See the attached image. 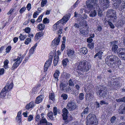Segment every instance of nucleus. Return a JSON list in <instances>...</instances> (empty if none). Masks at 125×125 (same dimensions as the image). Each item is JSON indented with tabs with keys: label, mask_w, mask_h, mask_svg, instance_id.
Wrapping results in <instances>:
<instances>
[{
	"label": "nucleus",
	"mask_w": 125,
	"mask_h": 125,
	"mask_svg": "<svg viewBox=\"0 0 125 125\" xmlns=\"http://www.w3.org/2000/svg\"><path fill=\"white\" fill-rule=\"evenodd\" d=\"M77 69L82 72H87L88 71L89 67L87 62L85 61H83L77 63Z\"/></svg>",
	"instance_id": "obj_1"
},
{
	"label": "nucleus",
	"mask_w": 125,
	"mask_h": 125,
	"mask_svg": "<svg viewBox=\"0 0 125 125\" xmlns=\"http://www.w3.org/2000/svg\"><path fill=\"white\" fill-rule=\"evenodd\" d=\"M106 16L110 18V21H112L113 22L116 21L117 17L115 10L112 9L108 10L106 12Z\"/></svg>",
	"instance_id": "obj_2"
},
{
	"label": "nucleus",
	"mask_w": 125,
	"mask_h": 125,
	"mask_svg": "<svg viewBox=\"0 0 125 125\" xmlns=\"http://www.w3.org/2000/svg\"><path fill=\"white\" fill-rule=\"evenodd\" d=\"M13 87V83L12 82L10 83V84L6 85L1 91L0 94L1 97H4L6 96L7 92L8 91L9 92V91L11 90Z\"/></svg>",
	"instance_id": "obj_3"
},
{
	"label": "nucleus",
	"mask_w": 125,
	"mask_h": 125,
	"mask_svg": "<svg viewBox=\"0 0 125 125\" xmlns=\"http://www.w3.org/2000/svg\"><path fill=\"white\" fill-rule=\"evenodd\" d=\"M99 89L100 90L97 93V95L100 97H104L107 92L106 87L103 85H101L99 87Z\"/></svg>",
	"instance_id": "obj_4"
},
{
	"label": "nucleus",
	"mask_w": 125,
	"mask_h": 125,
	"mask_svg": "<svg viewBox=\"0 0 125 125\" xmlns=\"http://www.w3.org/2000/svg\"><path fill=\"white\" fill-rule=\"evenodd\" d=\"M118 57L115 55H108L105 59V62L108 65H110L111 63L118 58Z\"/></svg>",
	"instance_id": "obj_5"
},
{
	"label": "nucleus",
	"mask_w": 125,
	"mask_h": 125,
	"mask_svg": "<svg viewBox=\"0 0 125 125\" xmlns=\"http://www.w3.org/2000/svg\"><path fill=\"white\" fill-rule=\"evenodd\" d=\"M70 14H67L64 15L61 19L58 21L55 24L58 25H59V24L60 23H61L62 24H64V23L65 24L70 19Z\"/></svg>",
	"instance_id": "obj_6"
},
{
	"label": "nucleus",
	"mask_w": 125,
	"mask_h": 125,
	"mask_svg": "<svg viewBox=\"0 0 125 125\" xmlns=\"http://www.w3.org/2000/svg\"><path fill=\"white\" fill-rule=\"evenodd\" d=\"M96 3V0H87L86 1V6L89 10L94 8Z\"/></svg>",
	"instance_id": "obj_7"
},
{
	"label": "nucleus",
	"mask_w": 125,
	"mask_h": 125,
	"mask_svg": "<svg viewBox=\"0 0 125 125\" xmlns=\"http://www.w3.org/2000/svg\"><path fill=\"white\" fill-rule=\"evenodd\" d=\"M117 54L120 58L125 60V49L120 48L118 49Z\"/></svg>",
	"instance_id": "obj_8"
},
{
	"label": "nucleus",
	"mask_w": 125,
	"mask_h": 125,
	"mask_svg": "<svg viewBox=\"0 0 125 125\" xmlns=\"http://www.w3.org/2000/svg\"><path fill=\"white\" fill-rule=\"evenodd\" d=\"M113 62L111 63L110 65H108L109 66L115 69H117L119 67V64H121V61L120 59L118 58L115 60Z\"/></svg>",
	"instance_id": "obj_9"
},
{
	"label": "nucleus",
	"mask_w": 125,
	"mask_h": 125,
	"mask_svg": "<svg viewBox=\"0 0 125 125\" xmlns=\"http://www.w3.org/2000/svg\"><path fill=\"white\" fill-rule=\"evenodd\" d=\"M61 38V36L59 35L58 37L57 38H55L53 40L51 43V47L53 48H55L59 44L60 41V39Z\"/></svg>",
	"instance_id": "obj_10"
},
{
	"label": "nucleus",
	"mask_w": 125,
	"mask_h": 125,
	"mask_svg": "<svg viewBox=\"0 0 125 125\" xmlns=\"http://www.w3.org/2000/svg\"><path fill=\"white\" fill-rule=\"evenodd\" d=\"M67 108L69 111H73L76 108V105L75 103L73 101L69 102L67 104Z\"/></svg>",
	"instance_id": "obj_11"
},
{
	"label": "nucleus",
	"mask_w": 125,
	"mask_h": 125,
	"mask_svg": "<svg viewBox=\"0 0 125 125\" xmlns=\"http://www.w3.org/2000/svg\"><path fill=\"white\" fill-rule=\"evenodd\" d=\"M52 59L53 57L50 56L49 57V59L45 63L44 67V72L46 71L49 67L51 66Z\"/></svg>",
	"instance_id": "obj_12"
},
{
	"label": "nucleus",
	"mask_w": 125,
	"mask_h": 125,
	"mask_svg": "<svg viewBox=\"0 0 125 125\" xmlns=\"http://www.w3.org/2000/svg\"><path fill=\"white\" fill-rule=\"evenodd\" d=\"M118 43L117 41H115L111 42V45H112V50L115 53H117V50L118 48Z\"/></svg>",
	"instance_id": "obj_13"
},
{
	"label": "nucleus",
	"mask_w": 125,
	"mask_h": 125,
	"mask_svg": "<svg viewBox=\"0 0 125 125\" xmlns=\"http://www.w3.org/2000/svg\"><path fill=\"white\" fill-rule=\"evenodd\" d=\"M89 31V29L88 28H87L86 30H84L83 29L81 28L80 30L79 31L81 35L83 37H86L88 35Z\"/></svg>",
	"instance_id": "obj_14"
},
{
	"label": "nucleus",
	"mask_w": 125,
	"mask_h": 125,
	"mask_svg": "<svg viewBox=\"0 0 125 125\" xmlns=\"http://www.w3.org/2000/svg\"><path fill=\"white\" fill-rule=\"evenodd\" d=\"M37 125H52L51 123L48 122L45 118L41 119L40 120L37 124Z\"/></svg>",
	"instance_id": "obj_15"
},
{
	"label": "nucleus",
	"mask_w": 125,
	"mask_h": 125,
	"mask_svg": "<svg viewBox=\"0 0 125 125\" xmlns=\"http://www.w3.org/2000/svg\"><path fill=\"white\" fill-rule=\"evenodd\" d=\"M67 54L68 56L71 58H73L75 56L74 51L71 49H69L67 51Z\"/></svg>",
	"instance_id": "obj_16"
},
{
	"label": "nucleus",
	"mask_w": 125,
	"mask_h": 125,
	"mask_svg": "<svg viewBox=\"0 0 125 125\" xmlns=\"http://www.w3.org/2000/svg\"><path fill=\"white\" fill-rule=\"evenodd\" d=\"M91 92H86L85 95V99L86 101L90 100L93 97V95Z\"/></svg>",
	"instance_id": "obj_17"
},
{
	"label": "nucleus",
	"mask_w": 125,
	"mask_h": 125,
	"mask_svg": "<svg viewBox=\"0 0 125 125\" xmlns=\"http://www.w3.org/2000/svg\"><path fill=\"white\" fill-rule=\"evenodd\" d=\"M92 85L90 84L85 88L84 90L86 92H91L93 93V91H92Z\"/></svg>",
	"instance_id": "obj_18"
},
{
	"label": "nucleus",
	"mask_w": 125,
	"mask_h": 125,
	"mask_svg": "<svg viewBox=\"0 0 125 125\" xmlns=\"http://www.w3.org/2000/svg\"><path fill=\"white\" fill-rule=\"evenodd\" d=\"M90 111V110L89 108L88 107H86L83 109V112L81 113V116L82 117H83V115H86L88 114Z\"/></svg>",
	"instance_id": "obj_19"
},
{
	"label": "nucleus",
	"mask_w": 125,
	"mask_h": 125,
	"mask_svg": "<svg viewBox=\"0 0 125 125\" xmlns=\"http://www.w3.org/2000/svg\"><path fill=\"white\" fill-rule=\"evenodd\" d=\"M18 61H16L13 64L12 67L11 68V70H13L14 69H16L19 65L20 63L22 61L18 62Z\"/></svg>",
	"instance_id": "obj_20"
},
{
	"label": "nucleus",
	"mask_w": 125,
	"mask_h": 125,
	"mask_svg": "<svg viewBox=\"0 0 125 125\" xmlns=\"http://www.w3.org/2000/svg\"><path fill=\"white\" fill-rule=\"evenodd\" d=\"M43 95H40L37 97L35 101V103L38 104L41 103L43 99Z\"/></svg>",
	"instance_id": "obj_21"
},
{
	"label": "nucleus",
	"mask_w": 125,
	"mask_h": 125,
	"mask_svg": "<svg viewBox=\"0 0 125 125\" xmlns=\"http://www.w3.org/2000/svg\"><path fill=\"white\" fill-rule=\"evenodd\" d=\"M60 74V72L58 70H56L53 74L54 77L55 79V80L57 82L58 81V78Z\"/></svg>",
	"instance_id": "obj_22"
},
{
	"label": "nucleus",
	"mask_w": 125,
	"mask_h": 125,
	"mask_svg": "<svg viewBox=\"0 0 125 125\" xmlns=\"http://www.w3.org/2000/svg\"><path fill=\"white\" fill-rule=\"evenodd\" d=\"M63 119L64 120V122L66 124H67L69 123L70 122L72 121L73 119V117L71 115L70 116H69L68 118V117L66 116V118H63Z\"/></svg>",
	"instance_id": "obj_23"
},
{
	"label": "nucleus",
	"mask_w": 125,
	"mask_h": 125,
	"mask_svg": "<svg viewBox=\"0 0 125 125\" xmlns=\"http://www.w3.org/2000/svg\"><path fill=\"white\" fill-rule=\"evenodd\" d=\"M63 114L62 116L63 118L64 119L66 118V116H67V114L68 113V112L67 109L64 108L62 110Z\"/></svg>",
	"instance_id": "obj_24"
},
{
	"label": "nucleus",
	"mask_w": 125,
	"mask_h": 125,
	"mask_svg": "<svg viewBox=\"0 0 125 125\" xmlns=\"http://www.w3.org/2000/svg\"><path fill=\"white\" fill-rule=\"evenodd\" d=\"M35 104L34 103V102L31 101L29 104H27L26 105V107L27 109H29L32 108L34 106Z\"/></svg>",
	"instance_id": "obj_25"
},
{
	"label": "nucleus",
	"mask_w": 125,
	"mask_h": 125,
	"mask_svg": "<svg viewBox=\"0 0 125 125\" xmlns=\"http://www.w3.org/2000/svg\"><path fill=\"white\" fill-rule=\"evenodd\" d=\"M103 53V52L101 51H99L97 53H96L94 55V58H95L97 56L98 57V58L99 59H101L102 57V55Z\"/></svg>",
	"instance_id": "obj_26"
},
{
	"label": "nucleus",
	"mask_w": 125,
	"mask_h": 125,
	"mask_svg": "<svg viewBox=\"0 0 125 125\" xmlns=\"http://www.w3.org/2000/svg\"><path fill=\"white\" fill-rule=\"evenodd\" d=\"M53 111L54 115H56L58 113L59 114L60 112V110L59 109H57V107L56 106L54 107Z\"/></svg>",
	"instance_id": "obj_27"
},
{
	"label": "nucleus",
	"mask_w": 125,
	"mask_h": 125,
	"mask_svg": "<svg viewBox=\"0 0 125 125\" xmlns=\"http://www.w3.org/2000/svg\"><path fill=\"white\" fill-rule=\"evenodd\" d=\"M66 86V85L64 82L61 81L60 82V88L61 90H64V88Z\"/></svg>",
	"instance_id": "obj_28"
},
{
	"label": "nucleus",
	"mask_w": 125,
	"mask_h": 125,
	"mask_svg": "<svg viewBox=\"0 0 125 125\" xmlns=\"http://www.w3.org/2000/svg\"><path fill=\"white\" fill-rule=\"evenodd\" d=\"M21 111H19L18 113L17 116L16 117V120L17 121L21 122Z\"/></svg>",
	"instance_id": "obj_29"
},
{
	"label": "nucleus",
	"mask_w": 125,
	"mask_h": 125,
	"mask_svg": "<svg viewBox=\"0 0 125 125\" xmlns=\"http://www.w3.org/2000/svg\"><path fill=\"white\" fill-rule=\"evenodd\" d=\"M125 23V21L123 20H119L118 22L117 25L118 27L122 26Z\"/></svg>",
	"instance_id": "obj_30"
},
{
	"label": "nucleus",
	"mask_w": 125,
	"mask_h": 125,
	"mask_svg": "<svg viewBox=\"0 0 125 125\" xmlns=\"http://www.w3.org/2000/svg\"><path fill=\"white\" fill-rule=\"evenodd\" d=\"M58 56L57 55H55L54 56L53 60L54 64V66H56L58 63Z\"/></svg>",
	"instance_id": "obj_31"
},
{
	"label": "nucleus",
	"mask_w": 125,
	"mask_h": 125,
	"mask_svg": "<svg viewBox=\"0 0 125 125\" xmlns=\"http://www.w3.org/2000/svg\"><path fill=\"white\" fill-rule=\"evenodd\" d=\"M49 100L50 99L52 100V101H54L55 100V96L54 93H50L49 95Z\"/></svg>",
	"instance_id": "obj_32"
},
{
	"label": "nucleus",
	"mask_w": 125,
	"mask_h": 125,
	"mask_svg": "<svg viewBox=\"0 0 125 125\" xmlns=\"http://www.w3.org/2000/svg\"><path fill=\"white\" fill-rule=\"evenodd\" d=\"M45 25L42 23H40L38 25L37 28L40 30H43L45 28Z\"/></svg>",
	"instance_id": "obj_33"
},
{
	"label": "nucleus",
	"mask_w": 125,
	"mask_h": 125,
	"mask_svg": "<svg viewBox=\"0 0 125 125\" xmlns=\"http://www.w3.org/2000/svg\"><path fill=\"white\" fill-rule=\"evenodd\" d=\"M97 12L96 10H94V11H92L89 14V16L91 17H95L96 15Z\"/></svg>",
	"instance_id": "obj_34"
},
{
	"label": "nucleus",
	"mask_w": 125,
	"mask_h": 125,
	"mask_svg": "<svg viewBox=\"0 0 125 125\" xmlns=\"http://www.w3.org/2000/svg\"><path fill=\"white\" fill-rule=\"evenodd\" d=\"M69 61L68 59L67 58L64 59L62 61V63L63 65L65 67L66 66L67 63Z\"/></svg>",
	"instance_id": "obj_35"
},
{
	"label": "nucleus",
	"mask_w": 125,
	"mask_h": 125,
	"mask_svg": "<svg viewBox=\"0 0 125 125\" xmlns=\"http://www.w3.org/2000/svg\"><path fill=\"white\" fill-rule=\"evenodd\" d=\"M27 37L26 35H23L22 34H20V36H19V38L21 41H22L24 40Z\"/></svg>",
	"instance_id": "obj_36"
},
{
	"label": "nucleus",
	"mask_w": 125,
	"mask_h": 125,
	"mask_svg": "<svg viewBox=\"0 0 125 125\" xmlns=\"http://www.w3.org/2000/svg\"><path fill=\"white\" fill-rule=\"evenodd\" d=\"M81 23L82 26L84 25L86 28H88L89 29V27L88 26H87V21H81Z\"/></svg>",
	"instance_id": "obj_37"
},
{
	"label": "nucleus",
	"mask_w": 125,
	"mask_h": 125,
	"mask_svg": "<svg viewBox=\"0 0 125 125\" xmlns=\"http://www.w3.org/2000/svg\"><path fill=\"white\" fill-rule=\"evenodd\" d=\"M82 53L84 54H86L88 52L87 49L85 47L81 49Z\"/></svg>",
	"instance_id": "obj_38"
},
{
	"label": "nucleus",
	"mask_w": 125,
	"mask_h": 125,
	"mask_svg": "<svg viewBox=\"0 0 125 125\" xmlns=\"http://www.w3.org/2000/svg\"><path fill=\"white\" fill-rule=\"evenodd\" d=\"M31 38H27L25 40L24 43L26 45H28L31 43Z\"/></svg>",
	"instance_id": "obj_39"
},
{
	"label": "nucleus",
	"mask_w": 125,
	"mask_h": 125,
	"mask_svg": "<svg viewBox=\"0 0 125 125\" xmlns=\"http://www.w3.org/2000/svg\"><path fill=\"white\" fill-rule=\"evenodd\" d=\"M48 116L51 120H53L54 118L53 117V113L52 112H50L48 114Z\"/></svg>",
	"instance_id": "obj_40"
},
{
	"label": "nucleus",
	"mask_w": 125,
	"mask_h": 125,
	"mask_svg": "<svg viewBox=\"0 0 125 125\" xmlns=\"http://www.w3.org/2000/svg\"><path fill=\"white\" fill-rule=\"evenodd\" d=\"M61 97L62 98L63 100H65L67 99L68 96L66 94H63L61 95Z\"/></svg>",
	"instance_id": "obj_41"
},
{
	"label": "nucleus",
	"mask_w": 125,
	"mask_h": 125,
	"mask_svg": "<svg viewBox=\"0 0 125 125\" xmlns=\"http://www.w3.org/2000/svg\"><path fill=\"white\" fill-rule=\"evenodd\" d=\"M84 95L83 93H80L79 95V98L80 100H82L84 98Z\"/></svg>",
	"instance_id": "obj_42"
},
{
	"label": "nucleus",
	"mask_w": 125,
	"mask_h": 125,
	"mask_svg": "<svg viewBox=\"0 0 125 125\" xmlns=\"http://www.w3.org/2000/svg\"><path fill=\"white\" fill-rule=\"evenodd\" d=\"M82 26V25L81 24V21L78 24L75 23L74 25V26L76 28H78L80 26L81 27Z\"/></svg>",
	"instance_id": "obj_43"
},
{
	"label": "nucleus",
	"mask_w": 125,
	"mask_h": 125,
	"mask_svg": "<svg viewBox=\"0 0 125 125\" xmlns=\"http://www.w3.org/2000/svg\"><path fill=\"white\" fill-rule=\"evenodd\" d=\"M47 2L46 0H42L41 2V6L42 7H43L46 4Z\"/></svg>",
	"instance_id": "obj_44"
},
{
	"label": "nucleus",
	"mask_w": 125,
	"mask_h": 125,
	"mask_svg": "<svg viewBox=\"0 0 125 125\" xmlns=\"http://www.w3.org/2000/svg\"><path fill=\"white\" fill-rule=\"evenodd\" d=\"M35 49H33V47H32L30 49V50L29 51V56H30L31 55L33 54L34 51Z\"/></svg>",
	"instance_id": "obj_45"
},
{
	"label": "nucleus",
	"mask_w": 125,
	"mask_h": 125,
	"mask_svg": "<svg viewBox=\"0 0 125 125\" xmlns=\"http://www.w3.org/2000/svg\"><path fill=\"white\" fill-rule=\"evenodd\" d=\"M94 43H91L88 44L87 46L91 50H92L94 48Z\"/></svg>",
	"instance_id": "obj_46"
},
{
	"label": "nucleus",
	"mask_w": 125,
	"mask_h": 125,
	"mask_svg": "<svg viewBox=\"0 0 125 125\" xmlns=\"http://www.w3.org/2000/svg\"><path fill=\"white\" fill-rule=\"evenodd\" d=\"M87 16L85 14H84L80 18L82 20V21H84V20L86 19Z\"/></svg>",
	"instance_id": "obj_47"
},
{
	"label": "nucleus",
	"mask_w": 125,
	"mask_h": 125,
	"mask_svg": "<svg viewBox=\"0 0 125 125\" xmlns=\"http://www.w3.org/2000/svg\"><path fill=\"white\" fill-rule=\"evenodd\" d=\"M62 27L60 26L58 29L59 30L58 32H57V33L59 34H61L62 32Z\"/></svg>",
	"instance_id": "obj_48"
},
{
	"label": "nucleus",
	"mask_w": 125,
	"mask_h": 125,
	"mask_svg": "<svg viewBox=\"0 0 125 125\" xmlns=\"http://www.w3.org/2000/svg\"><path fill=\"white\" fill-rule=\"evenodd\" d=\"M108 24L109 26L110 27V28L112 29H114L115 28V26L110 21H108Z\"/></svg>",
	"instance_id": "obj_49"
},
{
	"label": "nucleus",
	"mask_w": 125,
	"mask_h": 125,
	"mask_svg": "<svg viewBox=\"0 0 125 125\" xmlns=\"http://www.w3.org/2000/svg\"><path fill=\"white\" fill-rule=\"evenodd\" d=\"M60 26L59 25H56L55 24L53 26V30L55 31L56 30H58Z\"/></svg>",
	"instance_id": "obj_50"
},
{
	"label": "nucleus",
	"mask_w": 125,
	"mask_h": 125,
	"mask_svg": "<svg viewBox=\"0 0 125 125\" xmlns=\"http://www.w3.org/2000/svg\"><path fill=\"white\" fill-rule=\"evenodd\" d=\"M43 22L44 24H47L49 23V20L47 18H44L43 20Z\"/></svg>",
	"instance_id": "obj_51"
},
{
	"label": "nucleus",
	"mask_w": 125,
	"mask_h": 125,
	"mask_svg": "<svg viewBox=\"0 0 125 125\" xmlns=\"http://www.w3.org/2000/svg\"><path fill=\"white\" fill-rule=\"evenodd\" d=\"M24 31L26 33H29L31 31V29L29 27H26L25 28Z\"/></svg>",
	"instance_id": "obj_52"
},
{
	"label": "nucleus",
	"mask_w": 125,
	"mask_h": 125,
	"mask_svg": "<svg viewBox=\"0 0 125 125\" xmlns=\"http://www.w3.org/2000/svg\"><path fill=\"white\" fill-rule=\"evenodd\" d=\"M69 85L70 86H74V85L72 81V80L71 79H70L69 81Z\"/></svg>",
	"instance_id": "obj_53"
},
{
	"label": "nucleus",
	"mask_w": 125,
	"mask_h": 125,
	"mask_svg": "<svg viewBox=\"0 0 125 125\" xmlns=\"http://www.w3.org/2000/svg\"><path fill=\"white\" fill-rule=\"evenodd\" d=\"M26 9V7H23L21 8L19 12L21 13H22Z\"/></svg>",
	"instance_id": "obj_54"
},
{
	"label": "nucleus",
	"mask_w": 125,
	"mask_h": 125,
	"mask_svg": "<svg viewBox=\"0 0 125 125\" xmlns=\"http://www.w3.org/2000/svg\"><path fill=\"white\" fill-rule=\"evenodd\" d=\"M22 58L21 57H18L17 59H15L13 60L14 61H18V62L19 61H22Z\"/></svg>",
	"instance_id": "obj_55"
},
{
	"label": "nucleus",
	"mask_w": 125,
	"mask_h": 125,
	"mask_svg": "<svg viewBox=\"0 0 125 125\" xmlns=\"http://www.w3.org/2000/svg\"><path fill=\"white\" fill-rule=\"evenodd\" d=\"M116 119V117L114 116H113L111 119L110 121L112 123H113Z\"/></svg>",
	"instance_id": "obj_56"
},
{
	"label": "nucleus",
	"mask_w": 125,
	"mask_h": 125,
	"mask_svg": "<svg viewBox=\"0 0 125 125\" xmlns=\"http://www.w3.org/2000/svg\"><path fill=\"white\" fill-rule=\"evenodd\" d=\"M41 120L40 118V115H38L36 116L35 118V120L37 122H39Z\"/></svg>",
	"instance_id": "obj_57"
},
{
	"label": "nucleus",
	"mask_w": 125,
	"mask_h": 125,
	"mask_svg": "<svg viewBox=\"0 0 125 125\" xmlns=\"http://www.w3.org/2000/svg\"><path fill=\"white\" fill-rule=\"evenodd\" d=\"M115 1L117 2V3H114V6L116 5V6L117 7L118 6H117V3L118 4H120L121 2V0H115Z\"/></svg>",
	"instance_id": "obj_58"
},
{
	"label": "nucleus",
	"mask_w": 125,
	"mask_h": 125,
	"mask_svg": "<svg viewBox=\"0 0 125 125\" xmlns=\"http://www.w3.org/2000/svg\"><path fill=\"white\" fill-rule=\"evenodd\" d=\"M43 15H40L36 21L38 22H39L41 21L42 18V17Z\"/></svg>",
	"instance_id": "obj_59"
},
{
	"label": "nucleus",
	"mask_w": 125,
	"mask_h": 125,
	"mask_svg": "<svg viewBox=\"0 0 125 125\" xmlns=\"http://www.w3.org/2000/svg\"><path fill=\"white\" fill-rule=\"evenodd\" d=\"M11 49V47L10 46H8L6 49V53H8L10 52V50Z\"/></svg>",
	"instance_id": "obj_60"
},
{
	"label": "nucleus",
	"mask_w": 125,
	"mask_h": 125,
	"mask_svg": "<svg viewBox=\"0 0 125 125\" xmlns=\"http://www.w3.org/2000/svg\"><path fill=\"white\" fill-rule=\"evenodd\" d=\"M97 30L99 31H101L102 29V27L99 25L97 27Z\"/></svg>",
	"instance_id": "obj_61"
},
{
	"label": "nucleus",
	"mask_w": 125,
	"mask_h": 125,
	"mask_svg": "<svg viewBox=\"0 0 125 125\" xmlns=\"http://www.w3.org/2000/svg\"><path fill=\"white\" fill-rule=\"evenodd\" d=\"M78 0H77L76 1L74 5L71 8L72 9H74L78 5V3H77Z\"/></svg>",
	"instance_id": "obj_62"
},
{
	"label": "nucleus",
	"mask_w": 125,
	"mask_h": 125,
	"mask_svg": "<svg viewBox=\"0 0 125 125\" xmlns=\"http://www.w3.org/2000/svg\"><path fill=\"white\" fill-rule=\"evenodd\" d=\"M26 8L28 11L30 10L31 8V4L29 3H28L27 5Z\"/></svg>",
	"instance_id": "obj_63"
},
{
	"label": "nucleus",
	"mask_w": 125,
	"mask_h": 125,
	"mask_svg": "<svg viewBox=\"0 0 125 125\" xmlns=\"http://www.w3.org/2000/svg\"><path fill=\"white\" fill-rule=\"evenodd\" d=\"M125 114V106L121 110V111L119 112V114Z\"/></svg>",
	"instance_id": "obj_64"
}]
</instances>
